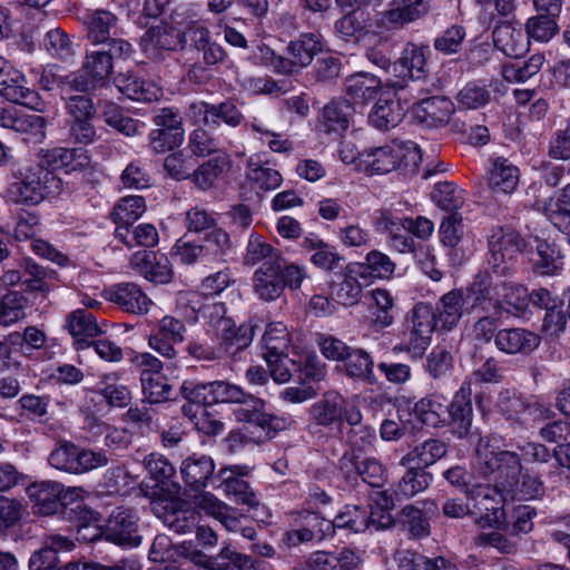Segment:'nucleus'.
<instances>
[{
	"label": "nucleus",
	"instance_id": "obj_44",
	"mask_svg": "<svg viewBox=\"0 0 570 570\" xmlns=\"http://www.w3.org/2000/svg\"><path fill=\"white\" fill-rule=\"evenodd\" d=\"M227 153H218L193 171V180L203 190L212 188L215 181L229 168Z\"/></svg>",
	"mask_w": 570,
	"mask_h": 570
},
{
	"label": "nucleus",
	"instance_id": "obj_62",
	"mask_svg": "<svg viewBox=\"0 0 570 570\" xmlns=\"http://www.w3.org/2000/svg\"><path fill=\"white\" fill-rule=\"evenodd\" d=\"M47 51L60 60H69L75 56V46L68 33L61 28L50 29L45 37Z\"/></svg>",
	"mask_w": 570,
	"mask_h": 570
},
{
	"label": "nucleus",
	"instance_id": "obj_64",
	"mask_svg": "<svg viewBox=\"0 0 570 570\" xmlns=\"http://www.w3.org/2000/svg\"><path fill=\"white\" fill-rule=\"evenodd\" d=\"M433 199L440 208L451 213H456L464 204L463 190L448 181L436 185Z\"/></svg>",
	"mask_w": 570,
	"mask_h": 570
},
{
	"label": "nucleus",
	"instance_id": "obj_57",
	"mask_svg": "<svg viewBox=\"0 0 570 570\" xmlns=\"http://www.w3.org/2000/svg\"><path fill=\"white\" fill-rule=\"evenodd\" d=\"M116 14L107 10H96L88 21V38L95 43H105L110 39L111 30L116 28Z\"/></svg>",
	"mask_w": 570,
	"mask_h": 570
},
{
	"label": "nucleus",
	"instance_id": "obj_7",
	"mask_svg": "<svg viewBox=\"0 0 570 570\" xmlns=\"http://www.w3.org/2000/svg\"><path fill=\"white\" fill-rule=\"evenodd\" d=\"M405 340L395 348L413 356H422L431 343L432 333L439 328L434 308L426 303H417L409 317Z\"/></svg>",
	"mask_w": 570,
	"mask_h": 570
},
{
	"label": "nucleus",
	"instance_id": "obj_1",
	"mask_svg": "<svg viewBox=\"0 0 570 570\" xmlns=\"http://www.w3.org/2000/svg\"><path fill=\"white\" fill-rule=\"evenodd\" d=\"M503 439L498 434L480 438L476 445V464L484 476L495 481L498 488L512 497L530 500L542 492V483L533 476L525 475L520 482L522 464L517 452L502 450Z\"/></svg>",
	"mask_w": 570,
	"mask_h": 570
},
{
	"label": "nucleus",
	"instance_id": "obj_16",
	"mask_svg": "<svg viewBox=\"0 0 570 570\" xmlns=\"http://www.w3.org/2000/svg\"><path fill=\"white\" fill-rule=\"evenodd\" d=\"M187 115L194 122L203 124L209 128H216L222 122L230 127H237L243 120V115L236 105L230 101H224L218 105L205 101L193 102L188 108Z\"/></svg>",
	"mask_w": 570,
	"mask_h": 570
},
{
	"label": "nucleus",
	"instance_id": "obj_2",
	"mask_svg": "<svg viewBox=\"0 0 570 570\" xmlns=\"http://www.w3.org/2000/svg\"><path fill=\"white\" fill-rule=\"evenodd\" d=\"M180 301L190 304L193 312L205 320L208 331H213L216 337L220 338V348L226 351L232 360H239L240 353L252 343L258 325L250 320L236 326L233 318L227 316V307L224 303L199 304L200 296L197 293L183 294Z\"/></svg>",
	"mask_w": 570,
	"mask_h": 570
},
{
	"label": "nucleus",
	"instance_id": "obj_54",
	"mask_svg": "<svg viewBox=\"0 0 570 570\" xmlns=\"http://www.w3.org/2000/svg\"><path fill=\"white\" fill-rule=\"evenodd\" d=\"M140 384L144 395L142 400H145V403H149V405L160 404L171 399L173 387L168 384L167 379L161 372L155 375H142Z\"/></svg>",
	"mask_w": 570,
	"mask_h": 570
},
{
	"label": "nucleus",
	"instance_id": "obj_36",
	"mask_svg": "<svg viewBox=\"0 0 570 570\" xmlns=\"http://www.w3.org/2000/svg\"><path fill=\"white\" fill-rule=\"evenodd\" d=\"M112 82L119 92L131 100L150 102L159 96V88L146 82L137 73H117Z\"/></svg>",
	"mask_w": 570,
	"mask_h": 570
},
{
	"label": "nucleus",
	"instance_id": "obj_52",
	"mask_svg": "<svg viewBox=\"0 0 570 570\" xmlns=\"http://www.w3.org/2000/svg\"><path fill=\"white\" fill-rule=\"evenodd\" d=\"M368 507L345 505L334 518L335 529H345L352 532H364L370 529Z\"/></svg>",
	"mask_w": 570,
	"mask_h": 570
},
{
	"label": "nucleus",
	"instance_id": "obj_26",
	"mask_svg": "<svg viewBox=\"0 0 570 570\" xmlns=\"http://www.w3.org/2000/svg\"><path fill=\"white\" fill-rule=\"evenodd\" d=\"M498 411L509 421H523L539 411V404L515 390L505 389L497 397Z\"/></svg>",
	"mask_w": 570,
	"mask_h": 570
},
{
	"label": "nucleus",
	"instance_id": "obj_15",
	"mask_svg": "<svg viewBox=\"0 0 570 570\" xmlns=\"http://www.w3.org/2000/svg\"><path fill=\"white\" fill-rule=\"evenodd\" d=\"M186 331L183 321L166 315L150 333L148 345L161 356L173 360L178 354L176 345L185 341Z\"/></svg>",
	"mask_w": 570,
	"mask_h": 570
},
{
	"label": "nucleus",
	"instance_id": "obj_25",
	"mask_svg": "<svg viewBox=\"0 0 570 570\" xmlns=\"http://www.w3.org/2000/svg\"><path fill=\"white\" fill-rule=\"evenodd\" d=\"M39 163L43 164V167L49 168L52 173L56 170L71 173L86 167L89 164V158L82 148L55 147L41 149Z\"/></svg>",
	"mask_w": 570,
	"mask_h": 570
},
{
	"label": "nucleus",
	"instance_id": "obj_23",
	"mask_svg": "<svg viewBox=\"0 0 570 570\" xmlns=\"http://www.w3.org/2000/svg\"><path fill=\"white\" fill-rule=\"evenodd\" d=\"M541 338L534 332L523 327L499 330L494 336L495 347L505 354H530L540 344Z\"/></svg>",
	"mask_w": 570,
	"mask_h": 570
},
{
	"label": "nucleus",
	"instance_id": "obj_46",
	"mask_svg": "<svg viewBox=\"0 0 570 570\" xmlns=\"http://www.w3.org/2000/svg\"><path fill=\"white\" fill-rule=\"evenodd\" d=\"M98 392L110 406L125 407L131 401V393L120 382L118 373L102 374L98 382Z\"/></svg>",
	"mask_w": 570,
	"mask_h": 570
},
{
	"label": "nucleus",
	"instance_id": "obj_10",
	"mask_svg": "<svg viewBox=\"0 0 570 570\" xmlns=\"http://www.w3.org/2000/svg\"><path fill=\"white\" fill-rule=\"evenodd\" d=\"M238 406L233 411L238 422H246L261 428L268 439L277 432L289 429L294 421L286 416L273 415L266 412V402L253 394L245 393Z\"/></svg>",
	"mask_w": 570,
	"mask_h": 570
},
{
	"label": "nucleus",
	"instance_id": "obj_35",
	"mask_svg": "<svg viewBox=\"0 0 570 570\" xmlns=\"http://www.w3.org/2000/svg\"><path fill=\"white\" fill-rule=\"evenodd\" d=\"M343 371L352 380L373 385L377 382L371 354L358 347H351L343 361Z\"/></svg>",
	"mask_w": 570,
	"mask_h": 570
},
{
	"label": "nucleus",
	"instance_id": "obj_42",
	"mask_svg": "<svg viewBox=\"0 0 570 570\" xmlns=\"http://www.w3.org/2000/svg\"><path fill=\"white\" fill-rule=\"evenodd\" d=\"M67 328L78 344H82L87 338H92L104 333V328L99 325L96 315L83 308H78L69 314Z\"/></svg>",
	"mask_w": 570,
	"mask_h": 570
},
{
	"label": "nucleus",
	"instance_id": "obj_5",
	"mask_svg": "<svg viewBox=\"0 0 570 570\" xmlns=\"http://www.w3.org/2000/svg\"><path fill=\"white\" fill-rule=\"evenodd\" d=\"M444 479L453 487L465 493L466 498L474 501V508L480 513L487 512L485 519L489 522L502 521L503 495L498 488L488 484H470V473L464 466L454 465L443 472Z\"/></svg>",
	"mask_w": 570,
	"mask_h": 570
},
{
	"label": "nucleus",
	"instance_id": "obj_43",
	"mask_svg": "<svg viewBox=\"0 0 570 570\" xmlns=\"http://www.w3.org/2000/svg\"><path fill=\"white\" fill-rule=\"evenodd\" d=\"M406 471L396 485V494L410 499L424 492L433 481V475L426 469L420 465H402Z\"/></svg>",
	"mask_w": 570,
	"mask_h": 570
},
{
	"label": "nucleus",
	"instance_id": "obj_61",
	"mask_svg": "<svg viewBox=\"0 0 570 570\" xmlns=\"http://www.w3.org/2000/svg\"><path fill=\"white\" fill-rule=\"evenodd\" d=\"M497 291L500 297V312L503 304L512 307L517 313L523 312L529 305V292L520 284L502 282L497 284Z\"/></svg>",
	"mask_w": 570,
	"mask_h": 570
},
{
	"label": "nucleus",
	"instance_id": "obj_30",
	"mask_svg": "<svg viewBox=\"0 0 570 570\" xmlns=\"http://www.w3.org/2000/svg\"><path fill=\"white\" fill-rule=\"evenodd\" d=\"M215 463L209 455L193 453L183 460L180 474L188 487L194 490L205 488L214 482Z\"/></svg>",
	"mask_w": 570,
	"mask_h": 570
},
{
	"label": "nucleus",
	"instance_id": "obj_38",
	"mask_svg": "<svg viewBox=\"0 0 570 570\" xmlns=\"http://www.w3.org/2000/svg\"><path fill=\"white\" fill-rule=\"evenodd\" d=\"M115 238L129 248L155 247L159 242V234L155 225L141 223L138 225H121L115 229Z\"/></svg>",
	"mask_w": 570,
	"mask_h": 570
},
{
	"label": "nucleus",
	"instance_id": "obj_13",
	"mask_svg": "<svg viewBox=\"0 0 570 570\" xmlns=\"http://www.w3.org/2000/svg\"><path fill=\"white\" fill-rule=\"evenodd\" d=\"M353 115L354 107L350 101L345 99L332 100L320 110L315 130L321 136L336 140L348 129Z\"/></svg>",
	"mask_w": 570,
	"mask_h": 570
},
{
	"label": "nucleus",
	"instance_id": "obj_60",
	"mask_svg": "<svg viewBox=\"0 0 570 570\" xmlns=\"http://www.w3.org/2000/svg\"><path fill=\"white\" fill-rule=\"evenodd\" d=\"M557 18L547 13H538V16L529 18L525 23L529 39L538 42H548L552 39L559 30Z\"/></svg>",
	"mask_w": 570,
	"mask_h": 570
},
{
	"label": "nucleus",
	"instance_id": "obj_31",
	"mask_svg": "<svg viewBox=\"0 0 570 570\" xmlns=\"http://www.w3.org/2000/svg\"><path fill=\"white\" fill-rule=\"evenodd\" d=\"M405 109L399 99L393 95H382L371 112L368 114V122L376 129L385 131L395 128L404 118Z\"/></svg>",
	"mask_w": 570,
	"mask_h": 570
},
{
	"label": "nucleus",
	"instance_id": "obj_48",
	"mask_svg": "<svg viewBox=\"0 0 570 570\" xmlns=\"http://www.w3.org/2000/svg\"><path fill=\"white\" fill-rule=\"evenodd\" d=\"M0 95L8 101L35 109L39 104L38 94L27 86L22 73L9 78L6 86L0 88Z\"/></svg>",
	"mask_w": 570,
	"mask_h": 570
},
{
	"label": "nucleus",
	"instance_id": "obj_17",
	"mask_svg": "<svg viewBox=\"0 0 570 570\" xmlns=\"http://www.w3.org/2000/svg\"><path fill=\"white\" fill-rule=\"evenodd\" d=\"M132 47L124 39H111L107 49L87 51L82 62L83 71H112L122 68L121 62L131 57Z\"/></svg>",
	"mask_w": 570,
	"mask_h": 570
},
{
	"label": "nucleus",
	"instance_id": "obj_49",
	"mask_svg": "<svg viewBox=\"0 0 570 570\" xmlns=\"http://www.w3.org/2000/svg\"><path fill=\"white\" fill-rule=\"evenodd\" d=\"M415 412L422 423L432 428L444 425V420L449 416L448 404L441 395L423 397L415 404Z\"/></svg>",
	"mask_w": 570,
	"mask_h": 570
},
{
	"label": "nucleus",
	"instance_id": "obj_63",
	"mask_svg": "<svg viewBox=\"0 0 570 570\" xmlns=\"http://www.w3.org/2000/svg\"><path fill=\"white\" fill-rule=\"evenodd\" d=\"M27 298L20 292H9L0 299V325H11L24 317Z\"/></svg>",
	"mask_w": 570,
	"mask_h": 570
},
{
	"label": "nucleus",
	"instance_id": "obj_55",
	"mask_svg": "<svg viewBox=\"0 0 570 570\" xmlns=\"http://www.w3.org/2000/svg\"><path fill=\"white\" fill-rule=\"evenodd\" d=\"M331 294L338 304L354 306L362 297V285L353 275L343 274L332 283Z\"/></svg>",
	"mask_w": 570,
	"mask_h": 570
},
{
	"label": "nucleus",
	"instance_id": "obj_53",
	"mask_svg": "<svg viewBox=\"0 0 570 570\" xmlns=\"http://www.w3.org/2000/svg\"><path fill=\"white\" fill-rule=\"evenodd\" d=\"M289 346V333L282 322H273L266 326L262 337L263 356L282 355L287 353Z\"/></svg>",
	"mask_w": 570,
	"mask_h": 570
},
{
	"label": "nucleus",
	"instance_id": "obj_41",
	"mask_svg": "<svg viewBox=\"0 0 570 570\" xmlns=\"http://www.w3.org/2000/svg\"><path fill=\"white\" fill-rule=\"evenodd\" d=\"M109 73H66L57 81L62 97L75 96L73 92L91 94L108 82Z\"/></svg>",
	"mask_w": 570,
	"mask_h": 570
},
{
	"label": "nucleus",
	"instance_id": "obj_4",
	"mask_svg": "<svg viewBox=\"0 0 570 570\" xmlns=\"http://www.w3.org/2000/svg\"><path fill=\"white\" fill-rule=\"evenodd\" d=\"M360 158L368 173L384 175L399 168L415 173L422 161V154L416 142L394 139L384 146L364 149Z\"/></svg>",
	"mask_w": 570,
	"mask_h": 570
},
{
	"label": "nucleus",
	"instance_id": "obj_3",
	"mask_svg": "<svg viewBox=\"0 0 570 570\" xmlns=\"http://www.w3.org/2000/svg\"><path fill=\"white\" fill-rule=\"evenodd\" d=\"M10 173L12 181L7 188V197L17 205L37 206L62 189V180L39 161L14 163Z\"/></svg>",
	"mask_w": 570,
	"mask_h": 570
},
{
	"label": "nucleus",
	"instance_id": "obj_50",
	"mask_svg": "<svg viewBox=\"0 0 570 570\" xmlns=\"http://www.w3.org/2000/svg\"><path fill=\"white\" fill-rule=\"evenodd\" d=\"M146 212V202L142 196L134 195L120 198L114 207L111 217L119 227L134 225L135 222Z\"/></svg>",
	"mask_w": 570,
	"mask_h": 570
},
{
	"label": "nucleus",
	"instance_id": "obj_28",
	"mask_svg": "<svg viewBox=\"0 0 570 570\" xmlns=\"http://www.w3.org/2000/svg\"><path fill=\"white\" fill-rule=\"evenodd\" d=\"M279 264L273 259L264 262L254 273L253 283L255 294L265 302L281 296L284 291Z\"/></svg>",
	"mask_w": 570,
	"mask_h": 570
},
{
	"label": "nucleus",
	"instance_id": "obj_45",
	"mask_svg": "<svg viewBox=\"0 0 570 570\" xmlns=\"http://www.w3.org/2000/svg\"><path fill=\"white\" fill-rule=\"evenodd\" d=\"M7 341L14 350L21 352L24 356L31 357L36 351L43 350L47 346L48 337L39 327L27 326L22 333H10Z\"/></svg>",
	"mask_w": 570,
	"mask_h": 570
},
{
	"label": "nucleus",
	"instance_id": "obj_32",
	"mask_svg": "<svg viewBox=\"0 0 570 570\" xmlns=\"http://www.w3.org/2000/svg\"><path fill=\"white\" fill-rule=\"evenodd\" d=\"M433 308L439 330L452 331L458 326L463 313L466 312L463 289H452L445 293Z\"/></svg>",
	"mask_w": 570,
	"mask_h": 570
},
{
	"label": "nucleus",
	"instance_id": "obj_47",
	"mask_svg": "<svg viewBox=\"0 0 570 570\" xmlns=\"http://www.w3.org/2000/svg\"><path fill=\"white\" fill-rule=\"evenodd\" d=\"M206 567L210 570H256V562L252 557L225 546L216 557L206 561Z\"/></svg>",
	"mask_w": 570,
	"mask_h": 570
},
{
	"label": "nucleus",
	"instance_id": "obj_18",
	"mask_svg": "<svg viewBox=\"0 0 570 570\" xmlns=\"http://www.w3.org/2000/svg\"><path fill=\"white\" fill-rule=\"evenodd\" d=\"M350 406L342 395L328 392L322 399L314 402L309 409L312 420L320 426L328 428L332 425L340 428L346 424V413Z\"/></svg>",
	"mask_w": 570,
	"mask_h": 570
},
{
	"label": "nucleus",
	"instance_id": "obj_22",
	"mask_svg": "<svg viewBox=\"0 0 570 570\" xmlns=\"http://www.w3.org/2000/svg\"><path fill=\"white\" fill-rule=\"evenodd\" d=\"M130 265L150 282L166 284L171 281L173 271L168 258L163 254L151 250L136 252L130 258Z\"/></svg>",
	"mask_w": 570,
	"mask_h": 570
},
{
	"label": "nucleus",
	"instance_id": "obj_29",
	"mask_svg": "<svg viewBox=\"0 0 570 570\" xmlns=\"http://www.w3.org/2000/svg\"><path fill=\"white\" fill-rule=\"evenodd\" d=\"M110 302L131 314H145L149 309L150 298L135 283H120L108 291Z\"/></svg>",
	"mask_w": 570,
	"mask_h": 570
},
{
	"label": "nucleus",
	"instance_id": "obj_39",
	"mask_svg": "<svg viewBox=\"0 0 570 570\" xmlns=\"http://www.w3.org/2000/svg\"><path fill=\"white\" fill-rule=\"evenodd\" d=\"M519 169L505 158H497L488 175V186L495 194H511L519 184Z\"/></svg>",
	"mask_w": 570,
	"mask_h": 570
},
{
	"label": "nucleus",
	"instance_id": "obj_21",
	"mask_svg": "<svg viewBox=\"0 0 570 570\" xmlns=\"http://www.w3.org/2000/svg\"><path fill=\"white\" fill-rule=\"evenodd\" d=\"M320 51V37L315 33H305L301 39L289 42L286 58H277L276 71H291L292 67H307Z\"/></svg>",
	"mask_w": 570,
	"mask_h": 570
},
{
	"label": "nucleus",
	"instance_id": "obj_14",
	"mask_svg": "<svg viewBox=\"0 0 570 570\" xmlns=\"http://www.w3.org/2000/svg\"><path fill=\"white\" fill-rule=\"evenodd\" d=\"M337 438L356 454L366 453L376 442L375 429L363 423L361 410L352 405L346 413V424L340 428Z\"/></svg>",
	"mask_w": 570,
	"mask_h": 570
},
{
	"label": "nucleus",
	"instance_id": "obj_27",
	"mask_svg": "<svg viewBox=\"0 0 570 570\" xmlns=\"http://www.w3.org/2000/svg\"><path fill=\"white\" fill-rule=\"evenodd\" d=\"M62 484L57 481L33 482L27 488L28 498L32 502L33 513L51 515L59 511V498Z\"/></svg>",
	"mask_w": 570,
	"mask_h": 570
},
{
	"label": "nucleus",
	"instance_id": "obj_59",
	"mask_svg": "<svg viewBox=\"0 0 570 570\" xmlns=\"http://www.w3.org/2000/svg\"><path fill=\"white\" fill-rule=\"evenodd\" d=\"M207 265L220 261L230 248V238L226 230L214 227L206 233L202 243Z\"/></svg>",
	"mask_w": 570,
	"mask_h": 570
},
{
	"label": "nucleus",
	"instance_id": "obj_19",
	"mask_svg": "<svg viewBox=\"0 0 570 570\" xmlns=\"http://www.w3.org/2000/svg\"><path fill=\"white\" fill-rule=\"evenodd\" d=\"M470 394V384L463 383L448 404L449 416L444 420V425L451 426L458 438L468 436L472 426L473 407Z\"/></svg>",
	"mask_w": 570,
	"mask_h": 570
},
{
	"label": "nucleus",
	"instance_id": "obj_11",
	"mask_svg": "<svg viewBox=\"0 0 570 570\" xmlns=\"http://www.w3.org/2000/svg\"><path fill=\"white\" fill-rule=\"evenodd\" d=\"M109 542L124 548H135L141 542L138 518L132 510L116 508L101 530Z\"/></svg>",
	"mask_w": 570,
	"mask_h": 570
},
{
	"label": "nucleus",
	"instance_id": "obj_51",
	"mask_svg": "<svg viewBox=\"0 0 570 570\" xmlns=\"http://www.w3.org/2000/svg\"><path fill=\"white\" fill-rule=\"evenodd\" d=\"M538 258L534 269L541 275H556L563 268V256L554 243L540 240L537 245Z\"/></svg>",
	"mask_w": 570,
	"mask_h": 570
},
{
	"label": "nucleus",
	"instance_id": "obj_20",
	"mask_svg": "<svg viewBox=\"0 0 570 570\" xmlns=\"http://www.w3.org/2000/svg\"><path fill=\"white\" fill-rule=\"evenodd\" d=\"M455 111L454 104L444 96H432L417 102L414 115L419 124L428 128H440L449 124Z\"/></svg>",
	"mask_w": 570,
	"mask_h": 570
},
{
	"label": "nucleus",
	"instance_id": "obj_58",
	"mask_svg": "<svg viewBox=\"0 0 570 570\" xmlns=\"http://www.w3.org/2000/svg\"><path fill=\"white\" fill-rule=\"evenodd\" d=\"M399 524L410 537L422 539L430 534V523L423 512L413 507H404L399 514Z\"/></svg>",
	"mask_w": 570,
	"mask_h": 570
},
{
	"label": "nucleus",
	"instance_id": "obj_12",
	"mask_svg": "<svg viewBox=\"0 0 570 570\" xmlns=\"http://www.w3.org/2000/svg\"><path fill=\"white\" fill-rule=\"evenodd\" d=\"M466 312L500 315V297L497 284L488 273H479L473 282L463 289Z\"/></svg>",
	"mask_w": 570,
	"mask_h": 570
},
{
	"label": "nucleus",
	"instance_id": "obj_40",
	"mask_svg": "<svg viewBox=\"0 0 570 570\" xmlns=\"http://www.w3.org/2000/svg\"><path fill=\"white\" fill-rule=\"evenodd\" d=\"M239 469V466L235 469H222L218 473L220 481L218 487L222 488L227 495H233L237 502L254 508L258 504V500L248 483L239 478L242 474V472L238 471Z\"/></svg>",
	"mask_w": 570,
	"mask_h": 570
},
{
	"label": "nucleus",
	"instance_id": "obj_56",
	"mask_svg": "<svg viewBox=\"0 0 570 570\" xmlns=\"http://www.w3.org/2000/svg\"><path fill=\"white\" fill-rule=\"evenodd\" d=\"M549 219L561 230L570 228V184L566 185L556 199L546 203Z\"/></svg>",
	"mask_w": 570,
	"mask_h": 570
},
{
	"label": "nucleus",
	"instance_id": "obj_24",
	"mask_svg": "<svg viewBox=\"0 0 570 570\" xmlns=\"http://www.w3.org/2000/svg\"><path fill=\"white\" fill-rule=\"evenodd\" d=\"M180 29L168 23L153 26L140 38L145 53L157 59L161 50H175L180 47Z\"/></svg>",
	"mask_w": 570,
	"mask_h": 570
},
{
	"label": "nucleus",
	"instance_id": "obj_8",
	"mask_svg": "<svg viewBox=\"0 0 570 570\" xmlns=\"http://www.w3.org/2000/svg\"><path fill=\"white\" fill-rule=\"evenodd\" d=\"M524 240L521 235L511 229L497 227L489 237L488 265L493 273L505 275L512 266V262L522 253Z\"/></svg>",
	"mask_w": 570,
	"mask_h": 570
},
{
	"label": "nucleus",
	"instance_id": "obj_34",
	"mask_svg": "<svg viewBox=\"0 0 570 570\" xmlns=\"http://www.w3.org/2000/svg\"><path fill=\"white\" fill-rule=\"evenodd\" d=\"M504 502V499L502 500V503ZM502 511L504 509L502 508ZM537 515L535 509L530 505H519L513 509L512 513L505 518V512H503L502 521L498 523L489 522L485 517L487 512H484L483 515H481L479 523L484 522L485 524L490 527H495L498 529L504 530L509 535H520V534H527L532 531L533 529V521L532 519Z\"/></svg>",
	"mask_w": 570,
	"mask_h": 570
},
{
	"label": "nucleus",
	"instance_id": "obj_6",
	"mask_svg": "<svg viewBox=\"0 0 570 570\" xmlns=\"http://www.w3.org/2000/svg\"><path fill=\"white\" fill-rule=\"evenodd\" d=\"M48 462L57 470L70 474H83L106 466L109 459L102 450H91L70 441H60L49 454Z\"/></svg>",
	"mask_w": 570,
	"mask_h": 570
},
{
	"label": "nucleus",
	"instance_id": "obj_9",
	"mask_svg": "<svg viewBox=\"0 0 570 570\" xmlns=\"http://www.w3.org/2000/svg\"><path fill=\"white\" fill-rule=\"evenodd\" d=\"M373 224L377 232L387 234V243L394 250L401 254H413V257L429 254V245L413 239L402 216L389 210H379L374 215Z\"/></svg>",
	"mask_w": 570,
	"mask_h": 570
},
{
	"label": "nucleus",
	"instance_id": "obj_37",
	"mask_svg": "<svg viewBox=\"0 0 570 570\" xmlns=\"http://www.w3.org/2000/svg\"><path fill=\"white\" fill-rule=\"evenodd\" d=\"M448 444L438 439H429L415 445L400 460V465H420L424 469L433 465L448 453Z\"/></svg>",
	"mask_w": 570,
	"mask_h": 570
},
{
	"label": "nucleus",
	"instance_id": "obj_33",
	"mask_svg": "<svg viewBox=\"0 0 570 570\" xmlns=\"http://www.w3.org/2000/svg\"><path fill=\"white\" fill-rule=\"evenodd\" d=\"M449 83V78L439 73H423L414 77L413 73H395L393 79H387L385 86L395 91L409 88L412 92L430 94L443 89Z\"/></svg>",
	"mask_w": 570,
	"mask_h": 570
}]
</instances>
